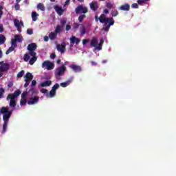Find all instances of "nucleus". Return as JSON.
<instances>
[{"label": "nucleus", "instance_id": "f257e3e1", "mask_svg": "<svg viewBox=\"0 0 176 176\" xmlns=\"http://www.w3.org/2000/svg\"><path fill=\"white\" fill-rule=\"evenodd\" d=\"M96 21H100L102 24H104L102 30L105 32H108L109 29L111 28V25H113L115 24V20H113V17H107L105 14H100V17L98 16H95Z\"/></svg>", "mask_w": 176, "mask_h": 176}, {"label": "nucleus", "instance_id": "e433bc0d", "mask_svg": "<svg viewBox=\"0 0 176 176\" xmlns=\"http://www.w3.org/2000/svg\"><path fill=\"white\" fill-rule=\"evenodd\" d=\"M6 130H8V122H4L3 125V133H6Z\"/></svg>", "mask_w": 176, "mask_h": 176}, {"label": "nucleus", "instance_id": "9d476101", "mask_svg": "<svg viewBox=\"0 0 176 176\" xmlns=\"http://www.w3.org/2000/svg\"><path fill=\"white\" fill-rule=\"evenodd\" d=\"M90 46H91V47H95L96 50H97V47H98V38H97V37L92 38Z\"/></svg>", "mask_w": 176, "mask_h": 176}, {"label": "nucleus", "instance_id": "f03ea898", "mask_svg": "<svg viewBox=\"0 0 176 176\" xmlns=\"http://www.w3.org/2000/svg\"><path fill=\"white\" fill-rule=\"evenodd\" d=\"M28 50L30 52L29 54L26 53L24 54V56H23V60L25 63H28V61H30V56H36V52H35V50H36V43L29 44L28 46Z\"/></svg>", "mask_w": 176, "mask_h": 176}, {"label": "nucleus", "instance_id": "39448f33", "mask_svg": "<svg viewBox=\"0 0 176 176\" xmlns=\"http://www.w3.org/2000/svg\"><path fill=\"white\" fill-rule=\"evenodd\" d=\"M42 68H45L46 67V69L47 71H52V69H54V63L50 62V60H45L41 65Z\"/></svg>", "mask_w": 176, "mask_h": 176}, {"label": "nucleus", "instance_id": "864d4df0", "mask_svg": "<svg viewBox=\"0 0 176 176\" xmlns=\"http://www.w3.org/2000/svg\"><path fill=\"white\" fill-rule=\"evenodd\" d=\"M16 27L17 31H19V32H21V25H19Z\"/></svg>", "mask_w": 176, "mask_h": 176}, {"label": "nucleus", "instance_id": "72a5a7b5", "mask_svg": "<svg viewBox=\"0 0 176 176\" xmlns=\"http://www.w3.org/2000/svg\"><path fill=\"white\" fill-rule=\"evenodd\" d=\"M14 24L15 27H17L19 25H23V22H20V21H19V19H14Z\"/></svg>", "mask_w": 176, "mask_h": 176}, {"label": "nucleus", "instance_id": "f3484780", "mask_svg": "<svg viewBox=\"0 0 176 176\" xmlns=\"http://www.w3.org/2000/svg\"><path fill=\"white\" fill-rule=\"evenodd\" d=\"M21 94V91H20V89H17L13 94H8V96L10 97H13L14 98H16L19 97V96H20Z\"/></svg>", "mask_w": 176, "mask_h": 176}, {"label": "nucleus", "instance_id": "f8f14e48", "mask_svg": "<svg viewBox=\"0 0 176 176\" xmlns=\"http://www.w3.org/2000/svg\"><path fill=\"white\" fill-rule=\"evenodd\" d=\"M10 116H12V111H9L8 113H6L3 116V120L6 123L9 122V119H10Z\"/></svg>", "mask_w": 176, "mask_h": 176}, {"label": "nucleus", "instance_id": "bb28decb", "mask_svg": "<svg viewBox=\"0 0 176 176\" xmlns=\"http://www.w3.org/2000/svg\"><path fill=\"white\" fill-rule=\"evenodd\" d=\"M6 42V37L3 34H0V45H3Z\"/></svg>", "mask_w": 176, "mask_h": 176}, {"label": "nucleus", "instance_id": "473e14b6", "mask_svg": "<svg viewBox=\"0 0 176 176\" xmlns=\"http://www.w3.org/2000/svg\"><path fill=\"white\" fill-rule=\"evenodd\" d=\"M15 49H16V47H13L12 45H11V47H10L8 50L6 51V54H9V53H12V52H14Z\"/></svg>", "mask_w": 176, "mask_h": 176}, {"label": "nucleus", "instance_id": "0e129e2a", "mask_svg": "<svg viewBox=\"0 0 176 176\" xmlns=\"http://www.w3.org/2000/svg\"><path fill=\"white\" fill-rule=\"evenodd\" d=\"M91 65H97V63H96L94 61H91Z\"/></svg>", "mask_w": 176, "mask_h": 176}, {"label": "nucleus", "instance_id": "c03bdc74", "mask_svg": "<svg viewBox=\"0 0 176 176\" xmlns=\"http://www.w3.org/2000/svg\"><path fill=\"white\" fill-rule=\"evenodd\" d=\"M27 34L28 35H32L34 34V31L32 30V29H28L27 30Z\"/></svg>", "mask_w": 176, "mask_h": 176}, {"label": "nucleus", "instance_id": "cd10ccee", "mask_svg": "<svg viewBox=\"0 0 176 176\" xmlns=\"http://www.w3.org/2000/svg\"><path fill=\"white\" fill-rule=\"evenodd\" d=\"M61 31H63V26H60L58 25L55 29L54 32L57 34H60Z\"/></svg>", "mask_w": 176, "mask_h": 176}, {"label": "nucleus", "instance_id": "774afa93", "mask_svg": "<svg viewBox=\"0 0 176 176\" xmlns=\"http://www.w3.org/2000/svg\"><path fill=\"white\" fill-rule=\"evenodd\" d=\"M28 82H26L25 84H24V87H28Z\"/></svg>", "mask_w": 176, "mask_h": 176}, {"label": "nucleus", "instance_id": "37998d69", "mask_svg": "<svg viewBox=\"0 0 176 176\" xmlns=\"http://www.w3.org/2000/svg\"><path fill=\"white\" fill-rule=\"evenodd\" d=\"M27 104V99H21L20 100V105H25Z\"/></svg>", "mask_w": 176, "mask_h": 176}, {"label": "nucleus", "instance_id": "69168bd1", "mask_svg": "<svg viewBox=\"0 0 176 176\" xmlns=\"http://www.w3.org/2000/svg\"><path fill=\"white\" fill-rule=\"evenodd\" d=\"M13 86V83L12 82H10L8 85V87H12Z\"/></svg>", "mask_w": 176, "mask_h": 176}, {"label": "nucleus", "instance_id": "c9c22d12", "mask_svg": "<svg viewBox=\"0 0 176 176\" xmlns=\"http://www.w3.org/2000/svg\"><path fill=\"white\" fill-rule=\"evenodd\" d=\"M119 14V12L117 10H111V16L112 17H116Z\"/></svg>", "mask_w": 176, "mask_h": 176}, {"label": "nucleus", "instance_id": "8fccbe9b", "mask_svg": "<svg viewBox=\"0 0 176 176\" xmlns=\"http://www.w3.org/2000/svg\"><path fill=\"white\" fill-rule=\"evenodd\" d=\"M131 8H133V9H138V4L133 3L131 5Z\"/></svg>", "mask_w": 176, "mask_h": 176}, {"label": "nucleus", "instance_id": "5fc2aeb1", "mask_svg": "<svg viewBox=\"0 0 176 176\" xmlns=\"http://www.w3.org/2000/svg\"><path fill=\"white\" fill-rule=\"evenodd\" d=\"M86 43H89V40L83 39L82 40V45H86Z\"/></svg>", "mask_w": 176, "mask_h": 176}, {"label": "nucleus", "instance_id": "0eeeda50", "mask_svg": "<svg viewBox=\"0 0 176 176\" xmlns=\"http://www.w3.org/2000/svg\"><path fill=\"white\" fill-rule=\"evenodd\" d=\"M66 46L67 45H65V43H63L60 45H57L56 48L58 52H60V53H61L62 54H64V53H65Z\"/></svg>", "mask_w": 176, "mask_h": 176}, {"label": "nucleus", "instance_id": "a878e982", "mask_svg": "<svg viewBox=\"0 0 176 176\" xmlns=\"http://www.w3.org/2000/svg\"><path fill=\"white\" fill-rule=\"evenodd\" d=\"M71 82H72V80H69L66 82H61L60 84V86H61V87H67V86H69V83H71Z\"/></svg>", "mask_w": 176, "mask_h": 176}, {"label": "nucleus", "instance_id": "de8ad7c7", "mask_svg": "<svg viewBox=\"0 0 176 176\" xmlns=\"http://www.w3.org/2000/svg\"><path fill=\"white\" fill-rule=\"evenodd\" d=\"M47 89H42L41 90V93H43V94H47Z\"/></svg>", "mask_w": 176, "mask_h": 176}, {"label": "nucleus", "instance_id": "20e7f679", "mask_svg": "<svg viewBox=\"0 0 176 176\" xmlns=\"http://www.w3.org/2000/svg\"><path fill=\"white\" fill-rule=\"evenodd\" d=\"M89 12V9L86 6H83V5H79L76 8L75 12L76 14H79L80 13H82V14H86Z\"/></svg>", "mask_w": 176, "mask_h": 176}, {"label": "nucleus", "instance_id": "2eb2a0df", "mask_svg": "<svg viewBox=\"0 0 176 176\" xmlns=\"http://www.w3.org/2000/svg\"><path fill=\"white\" fill-rule=\"evenodd\" d=\"M9 68V63H3L0 66V72H5V71H8Z\"/></svg>", "mask_w": 176, "mask_h": 176}, {"label": "nucleus", "instance_id": "b1692460", "mask_svg": "<svg viewBox=\"0 0 176 176\" xmlns=\"http://www.w3.org/2000/svg\"><path fill=\"white\" fill-rule=\"evenodd\" d=\"M38 16H39V14H37L36 12H32V21H36V20H38Z\"/></svg>", "mask_w": 176, "mask_h": 176}, {"label": "nucleus", "instance_id": "4468645a", "mask_svg": "<svg viewBox=\"0 0 176 176\" xmlns=\"http://www.w3.org/2000/svg\"><path fill=\"white\" fill-rule=\"evenodd\" d=\"M80 43V38H78V37L72 36L70 38V43L72 45H75V43L76 45H79Z\"/></svg>", "mask_w": 176, "mask_h": 176}, {"label": "nucleus", "instance_id": "58836bf2", "mask_svg": "<svg viewBox=\"0 0 176 176\" xmlns=\"http://www.w3.org/2000/svg\"><path fill=\"white\" fill-rule=\"evenodd\" d=\"M27 94H28V91H24L21 94V99L27 100Z\"/></svg>", "mask_w": 176, "mask_h": 176}, {"label": "nucleus", "instance_id": "ddd939ff", "mask_svg": "<svg viewBox=\"0 0 176 176\" xmlns=\"http://www.w3.org/2000/svg\"><path fill=\"white\" fill-rule=\"evenodd\" d=\"M89 6H90L91 10H93V12L97 11V10L99 8L98 4H97V1H92L91 3H89Z\"/></svg>", "mask_w": 176, "mask_h": 176}, {"label": "nucleus", "instance_id": "bf43d9fd", "mask_svg": "<svg viewBox=\"0 0 176 176\" xmlns=\"http://www.w3.org/2000/svg\"><path fill=\"white\" fill-rule=\"evenodd\" d=\"M44 41L45 42H48L49 41V36H44Z\"/></svg>", "mask_w": 176, "mask_h": 176}, {"label": "nucleus", "instance_id": "7c9ffc66", "mask_svg": "<svg viewBox=\"0 0 176 176\" xmlns=\"http://www.w3.org/2000/svg\"><path fill=\"white\" fill-rule=\"evenodd\" d=\"M37 9H39V10H41L42 12H45V6L43 5V3H39L37 5Z\"/></svg>", "mask_w": 176, "mask_h": 176}, {"label": "nucleus", "instance_id": "052dcab7", "mask_svg": "<svg viewBox=\"0 0 176 176\" xmlns=\"http://www.w3.org/2000/svg\"><path fill=\"white\" fill-rule=\"evenodd\" d=\"M71 30V26L69 25H66V31H69Z\"/></svg>", "mask_w": 176, "mask_h": 176}, {"label": "nucleus", "instance_id": "13d9d810", "mask_svg": "<svg viewBox=\"0 0 176 176\" xmlns=\"http://www.w3.org/2000/svg\"><path fill=\"white\" fill-rule=\"evenodd\" d=\"M32 86H36V80H33L32 81Z\"/></svg>", "mask_w": 176, "mask_h": 176}, {"label": "nucleus", "instance_id": "6e6d98bb", "mask_svg": "<svg viewBox=\"0 0 176 176\" xmlns=\"http://www.w3.org/2000/svg\"><path fill=\"white\" fill-rule=\"evenodd\" d=\"M3 32V25L0 24V33Z\"/></svg>", "mask_w": 176, "mask_h": 176}, {"label": "nucleus", "instance_id": "3c124183", "mask_svg": "<svg viewBox=\"0 0 176 176\" xmlns=\"http://www.w3.org/2000/svg\"><path fill=\"white\" fill-rule=\"evenodd\" d=\"M73 28L74 30H78L79 28V23H74Z\"/></svg>", "mask_w": 176, "mask_h": 176}, {"label": "nucleus", "instance_id": "680f3d73", "mask_svg": "<svg viewBox=\"0 0 176 176\" xmlns=\"http://www.w3.org/2000/svg\"><path fill=\"white\" fill-rule=\"evenodd\" d=\"M68 64H69V62L65 61V62L64 63V64H63L62 65H64V67H66L65 65H68Z\"/></svg>", "mask_w": 176, "mask_h": 176}, {"label": "nucleus", "instance_id": "e2e57ef3", "mask_svg": "<svg viewBox=\"0 0 176 176\" xmlns=\"http://www.w3.org/2000/svg\"><path fill=\"white\" fill-rule=\"evenodd\" d=\"M69 2H71V0H66L65 5H69Z\"/></svg>", "mask_w": 176, "mask_h": 176}, {"label": "nucleus", "instance_id": "4be33fe9", "mask_svg": "<svg viewBox=\"0 0 176 176\" xmlns=\"http://www.w3.org/2000/svg\"><path fill=\"white\" fill-rule=\"evenodd\" d=\"M16 42H19V43H21L23 42V37L20 36L19 34H16L14 36V38Z\"/></svg>", "mask_w": 176, "mask_h": 176}, {"label": "nucleus", "instance_id": "c85d7f7f", "mask_svg": "<svg viewBox=\"0 0 176 176\" xmlns=\"http://www.w3.org/2000/svg\"><path fill=\"white\" fill-rule=\"evenodd\" d=\"M80 32L81 35H85V34H86V28L85 27V25H81V27L80 28Z\"/></svg>", "mask_w": 176, "mask_h": 176}, {"label": "nucleus", "instance_id": "2f4dec72", "mask_svg": "<svg viewBox=\"0 0 176 176\" xmlns=\"http://www.w3.org/2000/svg\"><path fill=\"white\" fill-rule=\"evenodd\" d=\"M86 19V14H82L78 16V21L79 23H83V20Z\"/></svg>", "mask_w": 176, "mask_h": 176}, {"label": "nucleus", "instance_id": "79ce46f5", "mask_svg": "<svg viewBox=\"0 0 176 176\" xmlns=\"http://www.w3.org/2000/svg\"><path fill=\"white\" fill-rule=\"evenodd\" d=\"M5 94V89L3 88H0V100L3 97V94Z\"/></svg>", "mask_w": 176, "mask_h": 176}, {"label": "nucleus", "instance_id": "dca6fc26", "mask_svg": "<svg viewBox=\"0 0 176 176\" xmlns=\"http://www.w3.org/2000/svg\"><path fill=\"white\" fill-rule=\"evenodd\" d=\"M34 79V76H32V74L30 72H27L26 75L25 76V82H30Z\"/></svg>", "mask_w": 176, "mask_h": 176}, {"label": "nucleus", "instance_id": "6e6552de", "mask_svg": "<svg viewBox=\"0 0 176 176\" xmlns=\"http://www.w3.org/2000/svg\"><path fill=\"white\" fill-rule=\"evenodd\" d=\"M7 100H10V107L11 108H14L16 107L17 102H16V98H14L13 96H10L9 95H8Z\"/></svg>", "mask_w": 176, "mask_h": 176}, {"label": "nucleus", "instance_id": "4d7b16f0", "mask_svg": "<svg viewBox=\"0 0 176 176\" xmlns=\"http://www.w3.org/2000/svg\"><path fill=\"white\" fill-rule=\"evenodd\" d=\"M103 13H104L105 14H109V10L106 8V9L104 10Z\"/></svg>", "mask_w": 176, "mask_h": 176}, {"label": "nucleus", "instance_id": "4c0bfd02", "mask_svg": "<svg viewBox=\"0 0 176 176\" xmlns=\"http://www.w3.org/2000/svg\"><path fill=\"white\" fill-rule=\"evenodd\" d=\"M11 46H13L14 47H17V41L14 39H12Z\"/></svg>", "mask_w": 176, "mask_h": 176}, {"label": "nucleus", "instance_id": "a19ab883", "mask_svg": "<svg viewBox=\"0 0 176 176\" xmlns=\"http://www.w3.org/2000/svg\"><path fill=\"white\" fill-rule=\"evenodd\" d=\"M58 87H60V85H58V83L55 84L53 87L52 90H54V91H56L57 89H58Z\"/></svg>", "mask_w": 176, "mask_h": 176}, {"label": "nucleus", "instance_id": "c756f323", "mask_svg": "<svg viewBox=\"0 0 176 176\" xmlns=\"http://www.w3.org/2000/svg\"><path fill=\"white\" fill-rule=\"evenodd\" d=\"M10 111H9V110L8 109V108H6V107H1V110H0L1 113H3V115H4L5 113H8V112H10Z\"/></svg>", "mask_w": 176, "mask_h": 176}, {"label": "nucleus", "instance_id": "ea45409f", "mask_svg": "<svg viewBox=\"0 0 176 176\" xmlns=\"http://www.w3.org/2000/svg\"><path fill=\"white\" fill-rule=\"evenodd\" d=\"M24 75V70H21L20 72L17 74L16 78H23Z\"/></svg>", "mask_w": 176, "mask_h": 176}, {"label": "nucleus", "instance_id": "338daca9", "mask_svg": "<svg viewBox=\"0 0 176 176\" xmlns=\"http://www.w3.org/2000/svg\"><path fill=\"white\" fill-rule=\"evenodd\" d=\"M61 24L63 25H64V24H66V23H67V21H61Z\"/></svg>", "mask_w": 176, "mask_h": 176}, {"label": "nucleus", "instance_id": "5701e85b", "mask_svg": "<svg viewBox=\"0 0 176 176\" xmlns=\"http://www.w3.org/2000/svg\"><path fill=\"white\" fill-rule=\"evenodd\" d=\"M102 45H104V39H100V43L98 44V47H96V50H102Z\"/></svg>", "mask_w": 176, "mask_h": 176}, {"label": "nucleus", "instance_id": "412c9836", "mask_svg": "<svg viewBox=\"0 0 176 176\" xmlns=\"http://www.w3.org/2000/svg\"><path fill=\"white\" fill-rule=\"evenodd\" d=\"M49 38L51 41H54L57 38V34L55 32H52L49 34Z\"/></svg>", "mask_w": 176, "mask_h": 176}, {"label": "nucleus", "instance_id": "a211bd4d", "mask_svg": "<svg viewBox=\"0 0 176 176\" xmlns=\"http://www.w3.org/2000/svg\"><path fill=\"white\" fill-rule=\"evenodd\" d=\"M119 9L120 10H124V12H128L129 10H130V5L126 3L124 5L120 6Z\"/></svg>", "mask_w": 176, "mask_h": 176}, {"label": "nucleus", "instance_id": "7ed1b4c3", "mask_svg": "<svg viewBox=\"0 0 176 176\" xmlns=\"http://www.w3.org/2000/svg\"><path fill=\"white\" fill-rule=\"evenodd\" d=\"M65 71H67V67L64 65H61L60 67H58L55 70V78L57 80H61V76L65 74Z\"/></svg>", "mask_w": 176, "mask_h": 176}, {"label": "nucleus", "instance_id": "393cba45", "mask_svg": "<svg viewBox=\"0 0 176 176\" xmlns=\"http://www.w3.org/2000/svg\"><path fill=\"white\" fill-rule=\"evenodd\" d=\"M54 96H56V91H54L53 89H52L50 91V94H46V96L47 98L50 97V98H53V97H54Z\"/></svg>", "mask_w": 176, "mask_h": 176}, {"label": "nucleus", "instance_id": "1a4fd4ad", "mask_svg": "<svg viewBox=\"0 0 176 176\" xmlns=\"http://www.w3.org/2000/svg\"><path fill=\"white\" fill-rule=\"evenodd\" d=\"M38 102H39V97L34 96L30 98L28 104V105H34V104H38Z\"/></svg>", "mask_w": 176, "mask_h": 176}, {"label": "nucleus", "instance_id": "aec40b11", "mask_svg": "<svg viewBox=\"0 0 176 176\" xmlns=\"http://www.w3.org/2000/svg\"><path fill=\"white\" fill-rule=\"evenodd\" d=\"M52 85V80H46L41 83V87H47Z\"/></svg>", "mask_w": 176, "mask_h": 176}, {"label": "nucleus", "instance_id": "6ab92c4d", "mask_svg": "<svg viewBox=\"0 0 176 176\" xmlns=\"http://www.w3.org/2000/svg\"><path fill=\"white\" fill-rule=\"evenodd\" d=\"M38 60V57H36V55H32V58L29 60V64L30 65H34L35 64V62Z\"/></svg>", "mask_w": 176, "mask_h": 176}, {"label": "nucleus", "instance_id": "603ef678", "mask_svg": "<svg viewBox=\"0 0 176 176\" xmlns=\"http://www.w3.org/2000/svg\"><path fill=\"white\" fill-rule=\"evenodd\" d=\"M50 58H52V60H54V58H56V54H51Z\"/></svg>", "mask_w": 176, "mask_h": 176}, {"label": "nucleus", "instance_id": "f704fd0d", "mask_svg": "<svg viewBox=\"0 0 176 176\" xmlns=\"http://www.w3.org/2000/svg\"><path fill=\"white\" fill-rule=\"evenodd\" d=\"M106 8H107V9L111 10V9H113V4H112V3L111 2H108L106 3Z\"/></svg>", "mask_w": 176, "mask_h": 176}, {"label": "nucleus", "instance_id": "9b49d317", "mask_svg": "<svg viewBox=\"0 0 176 176\" xmlns=\"http://www.w3.org/2000/svg\"><path fill=\"white\" fill-rule=\"evenodd\" d=\"M54 9L55 10V12H56L57 14H58V16H63L65 11V10L63 9V8L58 6H55Z\"/></svg>", "mask_w": 176, "mask_h": 176}, {"label": "nucleus", "instance_id": "49530a36", "mask_svg": "<svg viewBox=\"0 0 176 176\" xmlns=\"http://www.w3.org/2000/svg\"><path fill=\"white\" fill-rule=\"evenodd\" d=\"M138 5H144L145 3V0H138Z\"/></svg>", "mask_w": 176, "mask_h": 176}, {"label": "nucleus", "instance_id": "a18cd8bd", "mask_svg": "<svg viewBox=\"0 0 176 176\" xmlns=\"http://www.w3.org/2000/svg\"><path fill=\"white\" fill-rule=\"evenodd\" d=\"M3 7L0 6V19H2V16L3 14Z\"/></svg>", "mask_w": 176, "mask_h": 176}, {"label": "nucleus", "instance_id": "423d86ee", "mask_svg": "<svg viewBox=\"0 0 176 176\" xmlns=\"http://www.w3.org/2000/svg\"><path fill=\"white\" fill-rule=\"evenodd\" d=\"M69 68L71 69H72V71L74 72H75L76 74L78 73V72H82V69L81 66L77 65H75V64L70 65Z\"/></svg>", "mask_w": 176, "mask_h": 176}, {"label": "nucleus", "instance_id": "09e8293b", "mask_svg": "<svg viewBox=\"0 0 176 176\" xmlns=\"http://www.w3.org/2000/svg\"><path fill=\"white\" fill-rule=\"evenodd\" d=\"M14 8H15V10H20V5L19 4V3H17L14 6Z\"/></svg>", "mask_w": 176, "mask_h": 176}]
</instances>
